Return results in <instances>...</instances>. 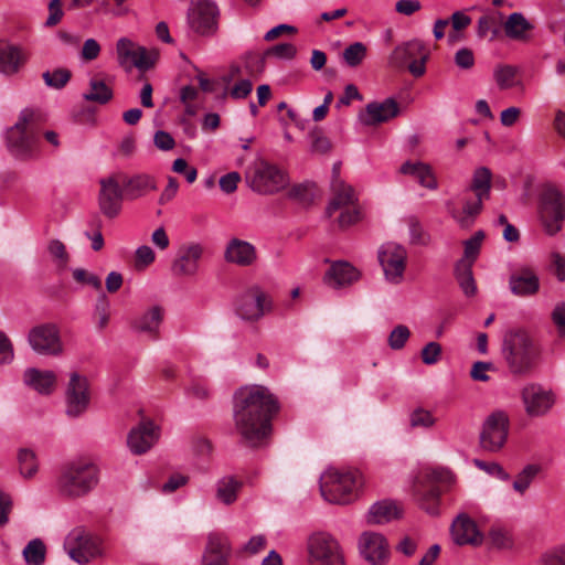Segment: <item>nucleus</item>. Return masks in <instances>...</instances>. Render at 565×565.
<instances>
[{"label":"nucleus","instance_id":"obj_1","mask_svg":"<svg viewBox=\"0 0 565 565\" xmlns=\"http://www.w3.org/2000/svg\"><path fill=\"white\" fill-rule=\"evenodd\" d=\"M235 427L243 441L259 446L270 434V419L278 412V403L263 385H246L235 393Z\"/></svg>","mask_w":565,"mask_h":565},{"label":"nucleus","instance_id":"obj_2","mask_svg":"<svg viewBox=\"0 0 565 565\" xmlns=\"http://www.w3.org/2000/svg\"><path fill=\"white\" fill-rule=\"evenodd\" d=\"M502 355L512 374L525 375L533 369L539 350L529 332L519 329L504 335Z\"/></svg>","mask_w":565,"mask_h":565},{"label":"nucleus","instance_id":"obj_3","mask_svg":"<svg viewBox=\"0 0 565 565\" xmlns=\"http://www.w3.org/2000/svg\"><path fill=\"white\" fill-rule=\"evenodd\" d=\"M362 486V476L356 470L330 467L320 477V493L333 504L352 502Z\"/></svg>","mask_w":565,"mask_h":565},{"label":"nucleus","instance_id":"obj_4","mask_svg":"<svg viewBox=\"0 0 565 565\" xmlns=\"http://www.w3.org/2000/svg\"><path fill=\"white\" fill-rule=\"evenodd\" d=\"M41 120V113L34 108L21 110L18 121L7 130V146L18 159H29L38 151V141L32 130Z\"/></svg>","mask_w":565,"mask_h":565},{"label":"nucleus","instance_id":"obj_5","mask_svg":"<svg viewBox=\"0 0 565 565\" xmlns=\"http://www.w3.org/2000/svg\"><path fill=\"white\" fill-rule=\"evenodd\" d=\"M98 483V469L87 459H78L64 466L58 478L60 491L68 497H81Z\"/></svg>","mask_w":565,"mask_h":565},{"label":"nucleus","instance_id":"obj_6","mask_svg":"<svg viewBox=\"0 0 565 565\" xmlns=\"http://www.w3.org/2000/svg\"><path fill=\"white\" fill-rule=\"evenodd\" d=\"M64 548L68 556L81 565L104 555L102 540L81 526L73 529L66 535Z\"/></svg>","mask_w":565,"mask_h":565},{"label":"nucleus","instance_id":"obj_7","mask_svg":"<svg viewBox=\"0 0 565 565\" xmlns=\"http://www.w3.org/2000/svg\"><path fill=\"white\" fill-rule=\"evenodd\" d=\"M309 565H345L342 546L326 532L311 534L307 542Z\"/></svg>","mask_w":565,"mask_h":565},{"label":"nucleus","instance_id":"obj_8","mask_svg":"<svg viewBox=\"0 0 565 565\" xmlns=\"http://www.w3.org/2000/svg\"><path fill=\"white\" fill-rule=\"evenodd\" d=\"M253 191L260 194H273L285 189L288 178L278 167L266 161L256 162L246 173Z\"/></svg>","mask_w":565,"mask_h":565},{"label":"nucleus","instance_id":"obj_9","mask_svg":"<svg viewBox=\"0 0 565 565\" xmlns=\"http://www.w3.org/2000/svg\"><path fill=\"white\" fill-rule=\"evenodd\" d=\"M520 396L525 414L532 418L547 415L557 401L556 393L551 387L536 382L525 384Z\"/></svg>","mask_w":565,"mask_h":565},{"label":"nucleus","instance_id":"obj_10","mask_svg":"<svg viewBox=\"0 0 565 565\" xmlns=\"http://www.w3.org/2000/svg\"><path fill=\"white\" fill-rule=\"evenodd\" d=\"M540 220L547 234H556L565 218V198L555 188L548 186L543 190L539 202Z\"/></svg>","mask_w":565,"mask_h":565},{"label":"nucleus","instance_id":"obj_11","mask_svg":"<svg viewBox=\"0 0 565 565\" xmlns=\"http://www.w3.org/2000/svg\"><path fill=\"white\" fill-rule=\"evenodd\" d=\"M116 52L118 63L127 70L136 67L140 71H147L156 64L159 57L157 50H148L128 38H121L117 41Z\"/></svg>","mask_w":565,"mask_h":565},{"label":"nucleus","instance_id":"obj_12","mask_svg":"<svg viewBox=\"0 0 565 565\" xmlns=\"http://www.w3.org/2000/svg\"><path fill=\"white\" fill-rule=\"evenodd\" d=\"M407 256L406 248L395 242H386L380 246L377 258L388 282L398 285L404 280Z\"/></svg>","mask_w":565,"mask_h":565},{"label":"nucleus","instance_id":"obj_13","mask_svg":"<svg viewBox=\"0 0 565 565\" xmlns=\"http://www.w3.org/2000/svg\"><path fill=\"white\" fill-rule=\"evenodd\" d=\"M509 424V416L505 412L491 413L482 425L480 446L489 452L500 451L508 439Z\"/></svg>","mask_w":565,"mask_h":565},{"label":"nucleus","instance_id":"obj_14","mask_svg":"<svg viewBox=\"0 0 565 565\" xmlns=\"http://www.w3.org/2000/svg\"><path fill=\"white\" fill-rule=\"evenodd\" d=\"M31 348L41 355L56 356L63 352L60 330L54 323H43L33 327L28 334Z\"/></svg>","mask_w":565,"mask_h":565},{"label":"nucleus","instance_id":"obj_15","mask_svg":"<svg viewBox=\"0 0 565 565\" xmlns=\"http://www.w3.org/2000/svg\"><path fill=\"white\" fill-rule=\"evenodd\" d=\"M217 13L216 6L209 0H192L188 11V24L196 34H214L217 29Z\"/></svg>","mask_w":565,"mask_h":565},{"label":"nucleus","instance_id":"obj_16","mask_svg":"<svg viewBox=\"0 0 565 565\" xmlns=\"http://www.w3.org/2000/svg\"><path fill=\"white\" fill-rule=\"evenodd\" d=\"M271 308L269 296L258 286L244 291L236 301V313L244 320L260 319Z\"/></svg>","mask_w":565,"mask_h":565},{"label":"nucleus","instance_id":"obj_17","mask_svg":"<svg viewBox=\"0 0 565 565\" xmlns=\"http://www.w3.org/2000/svg\"><path fill=\"white\" fill-rule=\"evenodd\" d=\"M98 204L102 213L109 217H116L122 206L125 192L121 188V175L119 173L100 179Z\"/></svg>","mask_w":565,"mask_h":565},{"label":"nucleus","instance_id":"obj_18","mask_svg":"<svg viewBox=\"0 0 565 565\" xmlns=\"http://www.w3.org/2000/svg\"><path fill=\"white\" fill-rule=\"evenodd\" d=\"M360 556L370 565H386L391 550L384 535L376 532H363L358 540Z\"/></svg>","mask_w":565,"mask_h":565},{"label":"nucleus","instance_id":"obj_19","mask_svg":"<svg viewBox=\"0 0 565 565\" xmlns=\"http://www.w3.org/2000/svg\"><path fill=\"white\" fill-rule=\"evenodd\" d=\"M66 413L70 416H79L89 405V386L86 376L74 372L70 376L66 387Z\"/></svg>","mask_w":565,"mask_h":565},{"label":"nucleus","instance_id":"obj_20","mask_svg":"<svg viewBox=\"0 0 565 565\" xmlns=\"http://www.w3.org/2000/svg\"><path fill=\"white\" fill-rule=\"evenodd\" d=\"M204 248L199 243L182 245L172 263V271L177 276H194L199 270V263Z\"/></svg>","mask_w":565,"mask_h":565},{"label":"nucleus","instance_id":"obj_21","mask_svg":"<svg viewBox=\"0 0 565 565\" xmlns=\"http://www.w3.org/2000/svg\"><path fill=\"white\" fill-rule=\"evenodd\" d=\"M158 438V427L151 422H142L130 430L127 444L131 452L141 455L148 451L157 443Z\"/></svg>","mask_w":565,"mask_h":565},{"label":"nucleus","instance_id":"obj_22","mask_svg":"<svg viewBox=\"0 0 565 565\" xmlns=\"http://www.w3.org/2000/svg\"><path fill=\"white\" fill-rule=\"evenodd\" d=\"M224 259L239 267H249L257 260L256 247L244 239L232 238L226 244Z\"/></svg>","mask_w":565,"mask_h":565},{"label":"nucleus","instance_id":"obj_23","mask_svg":"<svg viewBox=\"0 0 565 565\" xmlns=\"http://www.w3.org/2000/svg\"><path fill=\"white\" fill-rule=\"evenodd\" d=\"M399 108L393 98L377 103H370L365 107V111L360 115L361 121L366 126H373L385 122L398 115Z\"/></svg>","mask_w":565,"mask_h":565},{"label":"nucleus","instance_id":"obj_24","mask_svg":"<svg viewBox=\"0 0 565 565\" xmlns=\"http://www.w3.org/2000/svg\"><path fill=\"white\" fill-rule=\"evenodd\" d=\"M230 543L221 533H210L207 544L202 557L203 565H227Z\"/></svg>","mask_w":565,"mask_h":565},{"label":"nucleus","instance_id":"obj_25","mask_svg":"<svg viewBox=\"0 0 565 565\" xmlns=\"http://www.w3.org/2000/svg\"><path fill=\"white\" fill-rule=\"evenodd\" d=\"M534 28V24L522 12H512L503 21L505 36L516 42L531 41Z\"/></svg>","mask_w":565,"mask_h":565},{"label":"nucleus","instance_id":"obj_26","mask_svg":"<svg viewBox=\"0 0 565 565\" xmlns=\"http://www.w3.org/2000/svg\"><path fill=\"white\" fill-rule=\"evenodd\" d=\"M461 209H452L450 214L460 227L468 228L475 223L477 216L480 214L483 200L472 195L468 191H465L461 196Z\"/></svg>","mask_w":565,"mask_h":565},{"label":"nucleus","instance_id":"obj_27","mask_svg":"<svg viewBox=\"0 0 565 565\" xmlns=\"http://www.w3.org/2000/svg\"><path fill=\"white\" fill-rule=\"evenodd\" d=\"M451 536L459 545H480L482 543V535L477 524L467 515H459L452 522Z\"/></svg>","mask_w":565,"mask_h":565},{"label":"nucleus","instance_id":"obj_28","mask_svg":"<svg viewBox=\"0 0 565 565\" xmlns=\"http://www.w3.org/2000/svg\"><path fill=\"white\" fill-rule=\"evenodd\" d=\"M29 60V54L20 46H0V73L12 76L20 72Z\"/></svg>","mask_w":565,"mask_h":565},{"label":"nucleus","instance_id":"obj_29","mask_svg":"<svg viewBox=\"0 0 565 565\" xmlns=\"http://www.w3.org/2000/svg\"><path fill=\"white\" fill-rule=\"evenodd\" d=\"M509 286L512 294L526 297L535 295L539 291L540 280L531 268H522L511 275Z\"/></svg>","mask_w":565,"mask_h":565},{"label":"nucleus","instance_id":"obj_30","mask_svg":"<svg viewBox=\"0 0 565 565\" xmlns=\"http://www.w3.org/2000/svg\"><path fill=\"white\" fill-rule=\"evenodd\" d=\"M331 188L333 198L327 207V214L329 216H332L341 209L355 205L356 196L354 190L338 175H334Z\"/></svg>","mask_w":565,"mask_h":565},{"label":"nucleus","instance_id":"obj_31","mask_svg":"<svg viewBox=\"0 0 565 565\" xmlns=\"http://www.w3.org/2000/svg\"><path fill=\"white\" fill-rule=\"evenodd\" d=\"M24 383L32 390L43 395L53 393L56 386V374L50 370L26 369L23 374Z\"/></svg>","mask_w":565,"mask_h":565},{"label":"nucleus","instance_id":"obj_32","mask_svg":"<svg viewBox=\"0 0 565 565\" xmlns=\"http://www.w3.org/2000/svg\"><path fill=\"white\" fill-rule=\"evenodd\" d=\"M427 53L425 44L417 39L397 45L390 55V64L395 67H403L407 63Z\"/></svg>","mask_w":565,"mask_h":565},{"label":"nucleus","instance_id":"obj_33","mask_svg":"<svg viewBox=\"0 0 565 565\" xmlns=\"http://www.w3.org/2000/svg\"><path fill=\"white\" fill-rule=\"evenodd\" d=\"M359 279V271L349 263H334L324 275V282L332 288L348 286Z\"/></svg>","mask_w":565,"mask_h":565},{"label":"nucleus","instance_id":"obj_34","mask_svg":"<svg viewBox=\"0 0 565 565\" xmlns=\"http://www.w3.org/2000/svg\"><path fill=\"white\" fill-rule=\"evenodd\" d=\"M163 320V309L160 306H152L134 321V329L148 334L152 339L159 337L160 326Z\"/></svg>","mask_w":565,"mask_h":565},{"label":"nucleus","instance_id":"obj_35","mask_svg":"<svg viewBox=\"0 0 565 565\" xmlns=\"http://www.w3.org/2000/svg\"><path fill=\"white\" fill-rule=\"evenodd\" d=\"M402 508L393 501H380L374 503L367 513V521L372 524H384L401 518Z\"/></svg>","mask_w":565,"mask_h":565},{"label":"nucleus","instance_id":"obj_36","mask_svg":"<svg viewBox=\"0 0 565 565\" xmlns=\"http://www.w3.org/2000/svg\"><path fill=\"white\" fill-rule=\"evenodd\" d=\"M401 172L413 177L422 186L436 190L438 183L431 168L423 162L407 161L402 164Z\"/></svg>","mask_w":565,"mask_h":565},{"label":"nucleus","instance_id":"obj_37","mask_svg":"<svg viewBox=\"0 0 565 565\" xmlns=\"http://www.w3.org/2000/svg\"><path fill=\"white\" fill-rule=\"evenodd\" d=\"M125 185V195L128 200H136L157 189L156 181L148 174H137L128 180L121 178Z\"/></svg>","mask_w":565,"mask_h":565},{"label":"nucleus","instance_id":"obj_38","mask_svg":"<svg viewBox=\"0 0 565 565\" xmlns=\"http://www.w3.org/2000/svg\"><path fill=\"white\" fill-rule=\"evenodd\" d=\"M503 21V14L499 11H488L477 21V35L480 39L489 38L495 40L500 35V25Z\"/></svg>","mask_w":565,"mask_h":565},{"label":"nucleus","instance_id":"obj_39","mask_svg":"<svg viewBox=\"0 0 565 565\" xmlns=\"http://www.w3.org/2000/svg\"><path fill=\"white\" fill-rule=\"evenodd\" d=\"M491 189V172L486 167H480L476 169L472 182L468 191L472 195L480 198L482 200H487L490 195Z\"/></svg>","mask_w":565,"mask_h":565},{"label":"nucleus","instance_id":"obj_40","mask_svg":"<svg viewBox=\"0 0 565 565\" xmlns=\"http://www.w3.org/2000/svg\"><path fill=\"white\" fill-rule=\"evenodd\" d=\"M455 276L466 296L471 297L476 295L477 285L472 275V266L469 265V262L458 260L455 267Z\"/></svg>","mask_w":565,"mask_h":565},{"label":"nucleus","instance_id":"obj_41","mask_svg":"<svg viewBox=\"0 0 565 565\" xmlns=\"http://www.w3.org/2000/svg\"><path fill=\"white\" fill-rule=\"evenodd\" d=\"M518 67L509 64H500L493 71V78L502 90L513 88L518 85Z\"/></svg>","mask_w":565,"mask_h":565},{"label":"nucleus","instance_id":"obj_42","mask_svg":"<svg viewBox=\"0 0 565 565\" xmlns=\"http://www.w3.org/2000/svg\"><path fill=\"white\" fill-rule=\"evenodd\" d=\"M241 483L233 477H224L217 482L216 498L224 504H232L237 499Z\"/></svg>","mask_w":565,"mask_h":565},{"label":"nucleus","instance_id":"obj_43","mask_svg":"<svg viewBox=\"0 0 565 565\" xmlns=\"http://www.w3.org/2000/svg\"><path fill=\"white\" fill-rule=\"evenodd\" d=\"M18 463L23 478H32L39 470L36 455L30 448H21L18 451Z\"/></svg>","mask_w":565,"mask_h":565},{"label":"nucleus","instance_id":"obj_44","mask_svg":"<svg viewBox=\"0 0 565 565\" xmlns=\"http://www.w3.org/2000/svg\"><path fill=\"white\" fill-rule=\"evenodd\" d=\"M416 495L420 507L430 514L438 511L440 490L437 486H430L429 489L416 488Z\"/></svg>","mask_w":565,"mask_h":565},{"label":"nucleus","instance_id":"obj_45","mask_svg":"<svg viewBox=\"0 0 565 565\" xmlns=\"http://www.w3.org/2000/svg\"><path fill=\"white\" fill-rule=\"evenodd\" d=\"M46 548L40 539L30 541L23 548V557L29 565H42L45 561Z\"/></svg>","mask_w":565,"mask_h":565},{"label":"nucleus","instance_id":"obj_46","mask_svg":"<svg viewBox=\"0 0 565 565\" xmlns=\"http://www.w3.org/2000/svg\"><path fill=\"white\" fill-rule=\"evenodd\" d=\"M541 471V467L537 465L525 466L516 476L513 482V489L523 494L530 488L531 483Z\"/></svg>","mask_w":565,"mask_h":565},{"label":"nucleus","instance_id":"obj_47","mask_svg":"<svg viewBox=\"0 0 565 565\" xmlns=\"http://www.w3.org/2000/svg\"><path fill=\"white\" fill-rule=\"evenodd\" d=\"M89 86V92L84 95L86 100L105 104L111 99L113 92L103 81L92 79Z\"/></svg>","mask_w":565,"mask_h":565},{"label":"nucleus","instance_id":"obj_48","mask_svg":"<svg viewBox=\"0 0 565 565\" xmlns=\"http://www.w3.org/2000/svg\"><path fill=\"white\" fill-rule=\"evenodd\" d=\"M110 318V303L107 296L102 292L96 300L94 309V320L99 330L107 327Z\"/></svg>","mask_w":565,"mask_h":565},{"label":"nucleus","instance_id":"obj_49","mask_svg":"<svg viewBox=\"0 0 565 565\" xmlns=\"http://www.w3.org/2000/svg\"><path fill=\"white\" fill-rule=\"evenodd\" d=\"M483 239L484 233L482 231H478L469 239L465 241L463 257L460 260H467L469 262V265L472 266L480 253Z\"/></svg>","mask_w":565,"mask_h":565},{"label":"nucleus","instance_id":"obj_50","mask_svg":"<svg viewBox=\"0 0 565 565\" xmlns=\"http://www.w3.org/2000/svg\"><path fill=\"white\" fill-rule=\"evenodd\" d=\"M366 46L362 42H354L344 49L342 53L343 61L350 67L359 66L366 56Z\"/></svg>","mask_w":565,"mask_h":565},{"label":"nucleus","instance_id":"obj_51","mask_svg":"<svg viewBox=\"0 0 565 565\" xmlns=\"http://www.w3.org/2000/svg\"><path fill=\"white\" fill-rule=\"evenodd\" d=\"M42 77L49 87L61 89L70 81L71 72L66 68H56L44 72Z\"/></svg>","mask_w":565,"mask_h":565},{"label":"nucleus","instance_id":"obj_52","mask_svg":"<svg viewBox=\"0 0 565 565\" xmlns=\"http://www.w3.org/2000/svg\"><path fill=\"white\" fill-rule=\"evenodd\" d=\"M489 539L495 548L508 550L513 545V537L511 533L502 527H493L489 533Z\"/></svg>","mask_w":565,"mask_h":565},{"label":"nucleus","instance_id":"obj_53","mask_svg":"<svg viewBox=\"0 0 565 565\" xmlns=\"http://www.w3.org/2000/svg\"><path fill=\"white\" fill-rule=\"evenodd\" d=\"M473 463L478 469L484 471L486 473L492 477H495L499 480L508 481L510 479V475L504 470V468L500 463L495 461L488 462L480 459H475Z\"/></svg>","mask_w":565,"mask_h":565},{"label":"nucleus","instance_id":"obj_54","mask_svg":"<svg viewBox=\"0 0 565 565\" xmlns=\"http://www.w3.org/2000/svg\"><path fill=\"white\" fill-rule=\"evenodd\" d=\"M411 335L409 329L404 324L396 326L388 335V345L393 350L402 349Z\"/></svg>","mask_w":565,"mask_h":565},{"label":"nucleus","instance_id":"obj_55","mask_svg":"<svg viewBox=\"0 0 565 565\" xmlns=\"http://www.w3.org/2000/svg\"><path fill=\"white\" fill-rule=\"evenodd\" d=\"M297 49L291 43H280L271 46L265 53L267 57H276L278 60H291L295 57Z\"/></svg>","mask_w":565,"mask_h":565},{"label":"nucleus","instance_id":"obj_56","mask_svg":"<svg viewBox=\"0 0 565 565\" xmlns=\"http://www.w3.org/2000/svg\"><path fill=\"white\" fill-rule=\"evenodd\" d=\"M412 427L429 428L435 425L436 419L433 414L426 409L417 408L409 416Z\"/></svg>","mask_w":565,"mask_h":565},{"label":"nucleus","instance_id":"obj_57","mask_svg":"<svg viewBox=\"0 0 565 565\" xmlns=\"http://www.w3.org/2000/svg\"><path fill=\"white\" fill-rule=\"evenodd\" d=\"M423 363L427 365L436 364L441 358V345L438 342H428L420 352Z\"/></svg>","mask_w":565,"mask_h":565},{"label":"nucleus","instance_id":"obj_58","mask_svg":"<svg viewBox=\"0 0 565 565\" xmlns=\"http://www.w3.org/2000/svg\"><path fill=\"white\" fill-rule=\"evenodd\" d=\"M47 10H49V17L46 18L44 25L46 28H53V26L57 25L64 17V11L62 8L61 0H50V2L47 4Z\"/></svg>","mask_w":565,"mask_h":565},{"label":"nucleus","instance_id":"obj_59","mask_svg":"<svg viewBox=\"0 0 565 565\" xmlns=\"http://www.w3.org/2000/svg\"><path fill=\"white\" fill-rule=\"evenodd\" d=\"M47 248L57 265L65 267L68 262V254L65 245L61 241L54 239L50 242Z\"/></svg>","mask_w":565,"mask_h":565},{"label":"nucleus","instance_id":"obj_60","mask_svg":"<svg viewBox=\"0 0 565 565\" xmlns=\"http://www.w3.org/2000/svg\"><path fill=\"white\" fill-rule=\"evenodd\" d=\"M73 277L77 282L86 284L96 290H102L100 278L83 268H76L73 270Z\"/></svg>","mask_w":565,"mask_h":565},{"label":"nucleus","instance_id":"obj_61","mask_svg":"<svg viewBox=\"0 0 565 565\" xmlns=\"http://www.w3.org/2000/svg\"><path fill=\"white\" fill-rule=\"evenodd\" d=\"M455 64L461 70H470L475 65V54L471 49L461 47L455 53Z\"/></svg>","mask_w":565,"mask_h":565},{"label":"nucleus","instance_id":"obj_62","mask_svg":"<svg viewBox=\"0 0 565 565\" xmlns=\"http://www.w3.org/2000/svg\"><path fill=\"white\" fill-rule=\"evenodd\" d=\"M267 539L263 534L252 536L248 542L242 547V552L247 555H256L266 548Z\"/></svg>","mask_w":565,"mask_h":565},{"label":"nucleus","instance_id":"obj_63","mask_svg":"<svg viewBox=\"0 0 565 565\" xmlns=\"http://www.w3.org/2000/svg\"><path fill=\"white\" fill-rule=\"evenodd\" d=\"M552 321L561 338L565 339V302L557 303L552 311Z\"/></svg>","mask_w":565,"mask_h":565},{"label":"nucleus","instance_id":"obj_64","mask_svg":"<svg viewBox=\"0 0 565 565\" xmlns=\"http://www.w3.org/2000/svg\"><path fill=\"white\" fill-rule=\"evenodd\" d=\"M540 565H565V548H555L545 553Z\"/></svg>","mask_w":565,"mask_h":565}]
</instances>
